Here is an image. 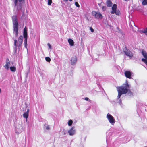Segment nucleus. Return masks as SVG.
<instances>
[{"label":"nucleus","mask_w":147,"mask_h":147,"mask_svg":"<svg viewBox=\"0 0 147 147\" xmlns=\"http://www.w3.org/2000/svg\"><path fill=\"white\" fill-rule=\"evenodd\" d=\"M130 85L128 83L127 80L125 82L122 86L117 88L118 94L117 98L119 99L122 94L127 93V94L130 96L132 95V93L129 90V88Z\"/></svg>","instance_id":"f257e3e1"},{"label":"nucleus","mask_w":147,"mask_h":147,"mask_svg":"<svg viewBox=\"0 0 147 147\" xmlns=\"http://www.w3.org/2000/svg\"><path fill=\"white\" fill-rule=\"evenodd\" d=\"M12 19L13 33L16 36H17L18 35V23L16 16H13L12 17Z\"/></svg>","instance_id":"f03ea898"},{"label":"nucleus","mask_w":147,"mask_h":147,"mask_svg":"<svg viewBox=\"0 0 147 147\" xmlns=\"http://www.w3.org/2000/svg\"><path fill=\"white\" fill-rule=\"evenodd\" d=\"M24 130L22 122L17 123L15 127V132L17 134L22 132Z\"/></svg>","instance_id":"7ed1b4c3"},{"label":"nucleus","mask_w":147,"mask_h":147,"mask_svg":"<svg viewBox=\"0 0 147 147\" xmlns=\"http://www.w3.org/2000/svg\"><path fill=\"white\" fill-rule=\"evenodd\" d=\"M23 37L25 39L24 42V47L26 48L27 50L28 49L27 46V28L25 27L24 29L23 30Z\"/></svg>","instance_id":"20e7f679"},{"label":"nucleus","mask_w":147,"mask_h":147,"mask_svg":"<svg viewBox=\"0 0 147 147\" xmlns=\"http://www.w3.org/2000/svg\"><path fill=\"white\" fill-rule=\"evenodd\" d=\"M106 118L109 123L112 125H114L115 121L114 118L110 114L108 113L107 115Z\"/></svg>","instance_id":"39448f33"},{"label":"nucleus","mask_w":147,"mask_h":147,"mask_svg":"<svg viewBox=\"0 0 147 147\" xmlns=\"http://www.w3.org/2000/svg\"><path fill=\"white\" fill-rule=\"evenodd\" d=\"M140 51H141L142 54L144 57V58H142V61L147 66V53L144 49H142Z\"/></svg>","instance_id":"423d86ee"},{"label":"nucleus","mask_w":147,"mask_h":147,"mask_svg":"<svg viewBox=\"0 0 147 147\" xmlns=\"http://www.w3.org/2000/svg\"><path fill=\"white\" fill-rule=\"evenodd\" d=\"M117 5L115 4H114L112 7V11H111V14H115L116 15H119L120 12L117 9Z\"/></svg>","instance_id":"0eeeda50"},{"label":"nucleus","mask_w":147,"mask_h":147,"mask_svg":"<svg viewBox=\"0 0 147 147\" xmlns=\"http://www.w3.org/2000/svg\"><path fill=\"white\" fill-rule=\"evenodd\" d=\"M92 15L96 18L102 19V15L99 12H96L94 11L92 12Z\"/></svg>","instance_id":"6e6552de"},{"label":"nucleus","mask_w":147,"mask_h":147,"mask_svg":"<svg viewBox=\"0 0 147 147\" xmlns=\"http://www.w3.org/2000/svg\"><path fill=\"white\" fill-rule=\"evenodd\" d=\"M22 44L20 43V42H18L16 40H14V50L16 51L17 49V47L19 49L21 48Z\"/></svg>","instance_id":"1a4fd4ad"},{"label":"nucleus","mask_w":147,"mask_h":147,"mask_svg":"<svg viewBox=\"0 0 147 147\" xmlns=\"http://www.w3.org/2000/svg\"><path fill=\"white\" fill-rule=\"evenodd\" d=\"M14 2L15 6V8L17 10H18L20 9L21 8V6L20 4L18 3V0H14ZM20 2H21L22 0H18Z\"/></svg>","instance_id":"9d476101"},{"label":"nucleus","mask_w":147,"mask_h":147,"mask_svg":"<svg viewBox=\"0 0 147 147\" xmlns=\"http://www.w3.org/2000/svg\"><path fill=\"white\" fill-rule=\"evenodd\" d=\"M123 51L125 55L129 57L133 56L132 53L129 50L127 49L126 47L123 49Z\"/></svg>","instance_id":"9b49d317"},{"label":"nucleus","mask_w":147,"mask_h":147,"mask_svg":"<svg viewBox=\"0 0 147 147\" xmlns=\"http://www.w3.org/2000/svg\"><path fill=\"white\" fill-rule=\"evenodd\" d=\"M76 130L74 127H72L68 131V133L70 136H73L75 134Z\"/></svg>","instance_id":"f8f14e48"},{"label":"nucleus","mask_w":147,"mask_h":147,"mask_svg":"<svg viewBox=\"0 0 147 147\" xmlns=\"http://www.w3.org/2000/svg\"><path fill=\"white\" fill-rule=\"evenodd\" d=\"M77 61V57L76 56L73 57L71 60V63L72 65H75Z\"/></svg>","instance_id":"ddd939ff"},{"label":"nucleus","mask_w":147,"mask_h":147,"mask_svg":"<svg viewBox=\"0 0 147 147\" xmlns=\"http://www.w3.org/2000/svg\"><path fill=\"white\" fill-rule=\"evenodd\" d=\"M124 74L125 76L127 78L129 79H131V76L132 74V73L129 71H125Z\"/></svg>","instance_id":"4468645a"},{"label":"nucleus","mask_w":147,"mask_h":147,"mask_svg":"<svg viewBox=\"0 0 147 147\" xmlns=\"http://www.w3.org/2000/svg\"><path fill=\"white\" fill-rule=\"evenodd\" d=\"M10 65V61L9 59H7L5 65L4 66V67L7 70H8L9 69V66Z\"/></svg>","instance_id":"2eb2a0df"},{"label":"nucleus","mask_w":147,"mask_h":147,"mask_svg":"<svg viewBox=\"0 0 147 147\" xmlns=\"http://www.w3.org/2000/svg\"><path fill=\"white\" fill-rule=\"evenodd\" d=\"M29 111V109H27V111L26 112H24L23 114V117L26 119V121H27V119L28 117V113Z\"/></svg>","instance_id":"dca6fc26"},{"label":"nucleus","mask_w":147,"mask_h":147,"mask_svg":"<svg viewBox=\"0 0 147 147\" xmlns=\"http://www.w3.org/2000/svg\"><path fill=\"white\" fill-rule=\"evenodd\" d=\"M68 42L71 46H73L74 45V41L71 39H69L68 40Z\"/></svg>","instance_id":"f3484780"},{"label":"nucleus","mask_w":147,"mask_h":147,"mask_svg":"<svg viewBox=\"0 0 147 147\" xmlns=\"http://www.w3.org/2000/svg\"><path fill=\"white\" fill-rule=\"evenodd\" d=\"M106 4L107 6L108 7H111L112 5V3L110 0L107 1Z\"/></svg>","instance_id":"a211bd4d"},{"label":"nucleus","mask_w":147,"mask_h":147,"mask_svg":"<svg viewBox=\"0 0 147 147\" xmlns=\"http://www.w3.org/2000/svg\"><path fill=\"white\" fill-rule=\"evenodd\" d=\"M44 128L45 129H46L47 130H49L50 129V126L46 124H44Z\"/></svg>","instance_id":"6ab92c4d"},{"label":"nucleus","mask_w":147,"mask_h":147,"mask_svg":"<svg viewBox=\"0 0 147 147\" xmlns=\"http://www.w3.org/2000/svg\"><path fill=\"white\" fill-rule=\"evenodd\" d=\"M23 37L22 36H20L18 38V42L22 44L23 42Z\"/></svg>","instance_id":"aec40b11"},{"label":"nucleus","mask_w":147,"mask_h":147,"mask_svg":"<svg viewBox=\"0 0 147 147\" xmlns=\"http://www.w3.org/2000/svg\"><path fill=\"white\" fill-rule=\"evenodd\" d=\"M9 68L10 70L12 72H14L16 71V68L14 66H11Z\"/></svg>","instance_id":"412c9836"},{"label":"nucleus","mask_w":147,"mask_h":147,"mask_svg":"<svg viewBox=\"0 0 147 147\" xmlns=\"http://www.w3.org/2000/svg\"><path fill=\"white\" fill-rule=\"evenodd\" d=\"M73 122L72 120H69L68 122V124L69 126H71L72 125L73 123Z\"/></svg>","instance_id":"4be33fe9"},{"label":"nucleus","mask_w":147,"mask_h":147,"mask_svg":"<svg viewBox=\"0 0 147 147\" xmlns=\"http://www.w3.org/2000/svg\"><path fill=\"white\" fill-rule=\"evenodd\" d=\"M142 4L144 5H147V0H144L142 2Z\"/></svg>","instance_id":"5701e85b"},{"label":"nucleus","mask_w":147,"mask_h":147,"mask_svg":"<svg viewBox=\"0 0 147 147\" xmlns=\"http://www.w3.org/2000/svg\"><path fill=\"white\" fill-rule=\"evenodd\" d=\"M45 59L46 61L48 62H50L51 61V59L48 57H46L45 58Z\"/></svg>","instance_id":"b1692460"},{"label":"nucleus","mask_w":147,"mask_h":147,"mask_svg":"<svg viewBox=\"0 0 147 147\" xmlns=\"http://www.w3.org/2000/svg\"><path fill=\"white\" fill-rule=\"evenodd\" d=\"M75 5L78 7H80V5L77 2H76L75 3Z\"/></svg>","instance_id":"393cba45"},{"label":"nucleus","mask_w":147,"mask_h":147,"mask_svg":"<svg viewBox=\"0 0 147 147\" xmlns=\"http://www.w3.org/2000/svg\"><path fill=\"white\" fill-rule=\"evenodd\" d=\"M52 2V0H48V4L49 5H50L51 4Z\"/></svg>","instance_id":"a878e982"},{"label":"nucleus","mask_w":147,"mask_h":147,"mask_svg":"<svg viewBox=\"0 0 147 147\" xmlns=\"http://www.w3.org/2000/svg\"><path fill=\"white\" fill-rule=\"evenodd\" d=\"M143 32L146 35H147V29L146 28L145 29H144L143 31Z\"/></svg>","instance_id":"bb28decb"},{"label":"nucleus","mask_w":147,"mask_h":147,"mask_svg":"<svg viewBox=\"0 0 147 147\" xmlns=\"http://www.w3.org/2000/svg\"><path fill=\"white\" fill-rule=\"evenodd\" d=\"M47 45L49 47V49H51V45L49 43H48L47 44Z\"/></svg>","instance_id":"cd10ccee"},{"label":"nucleus","mask_w":147,"mask_h":147,"mask_svg":"<svg viewBox=\"0 0 147 147\" xmlns=\"http://www.w3.org/2000/svg\"><path fill=\"white\" fill-rule=\"evenodd\" d=\"M90 30L92 32H94V30L92 27H90Z\"/></svg>","instance_id":"c85d7f7f"},{"label":"nucleus","mask_w":147,"mask_h":147,"mask_svg":"<svg viewBox=\"0 0 147 147\" xmlns=\"http://www.w3.org/2000/svg\"><path fill=\"white\" fill-rule=\"evenodd\" d=\"M84 99H85V100L86 101H88L89 100L88 98L87 97H86Z\"/></svg>","instance_id":"c756f323"},{"label":"nucleus","mask_w":147,"mask_h":147,"mask_svg":"<svg viewBox=\"0 0 147 147\" xmlns=\"http://www.w3.org/2000/svg\"><path fill=\"white\" fill-rule=\"evenodd\" d=\"M119 104H120V105H121V100H119Z\"/></svg>","instance_id":"7c9ffc66"},{"label":"nucleus","mask_w":147,"mask_h":147,"mask_svg":"<svg viewBox=\"0 0 147 147\" xmlns=\"http://www.w3.org/2000/svg\"><path fill=\"white\" fill-rule=\"evenodd\" d=\"M1 88H0V93H1Z\"/></svg>","instance_id":"2f4dec72"},{"label":"nucleus","mask_w":147,"mask_h":147,"mask_svg":"<svg viewBox=\"0 0 147 147\" xmlns=\"http://www.w3.org/2000/svg\"><path fill=\"white\" fill-rule=\"evenodd\" d=\"M69 1H72V0H69Z\"/></svg>","instance_id":"473e14b6"},{"label":"nucleus","mask_w":147,"mask_h":147,"mask_svg":"<svg viewBox=\"0 0 147 147\" xmlns=\"http://www.w3.org/2000/svg\"><path fill=\"white\" fill-rule=\"evenodd\" d=\"M146 28H147V27H146Z\"/></svg>","instance_id":"72a5a7b5"}]
</instances>
